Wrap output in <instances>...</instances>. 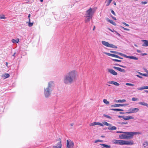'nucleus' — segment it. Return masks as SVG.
I'll list each match as a JSON object with an SVG mask.
<instances>
[{
	"instance_id": "51",
	"label": "nucleus",
	"mask_w": 148,
	"mask_h": 148,
	"mask_svg": "<svg viewBox=\"0 0 148 148\" xmlns=\"http://www.w3.org/2000/svg\"><path fill=\"white\" fill-rule=\"evenodd\" d=\"M106 21H108V22H110V20L108 18H106Z\"/></svg>"
},
{
	"instance_id": "57",
	"label": "nucleus",
	"mask_w": 148,
	"mask_h": 148,
	"mask_svg": "<svg viewBox=\"0 0 148 148\" xmlns=\"http://www.w3.org/2000/svg\"><path fill=\"white\" fill-rule=\"evenodd\" d=\"M101 123L99 122H97V125H100Z\"/></svg>"
},
{
	"instance_id": "8",
	"label": "nucleus",
	"mask_w": 148,
	"mask_h": 148,
	"mask_svg": "<svg viewBox=\"0 0 148 148\" xmlns=\"http://www.w3.org/2000/svg\"><path fill=\"white\" fill-rule=\"evenodd\" d=\"M74 145V143L73 141L70 140L69 141L68 140L66 141V148H72Z\"/></svg>"
},
{
	"instance_id": "25",
	"label": "nucleus",
	"mask_w": 148,
	"mask_h": 148,
	"mask_svg": "<svg viewBox=\"0 0 148 148\" xmlns=\"http://www.w3.org/2000/svg\"><path fill=\"white\" fill-rule=\"evenodd\" d=\"M126 101L125 99H119L116 101V102L118 103H123V102H125Z\"/></svg>"
},
{
	"instance_id": "43",
	"label": "nucleus",
	"mask_w": 148,
	"mask_h": 148,
	"mask_svg": "<svg viewBox=\"0 0 148 148\" xmlns=\"http://www.w3.org/2000/svg\"><path fill=\"white\" fill-rule=\"evenodd\" d=\"M147 1H142L141 2V3L142 4H145L147 3Z\"/></svg>"
},
{
	"instance_id": "31",
	"label": "nucleus",
	"mask_w": 148,
	"mask_h": 148,
	"mask_svg": "<svg viewBox=\"0 0 148 148\" xmlns=\"http://www.w3.org/2000/svg\"><path fill=\"white\" fill-rule=\"evenodd\" d=\"M103 116H104L105 117L108 118L110 119H112L111 117L109 115H108L105 114H104Z\"/></svg>"
},
{
	"instance_id": "40",
	"label": "nucleus",
	"mask_w": 148,
	"mask_h": 148,
	"mask_svg": "<svg viewBox=\"0 0 148 148\" xmlns=\"http://www.w3.org/2000/svg\"><path fill=\"white\" fill-rule=\"evenodd\" d=\"M121 28L123 29L124 30H127V31L130 30V29H129L126 28H125L124 27H122V26H121Z\"/></svg>"
},
{
	"instance_id": "9",
	"label": "nucleus",
	"mask_w": 148,
	"mask_h": 148,
	"mask_svg": "<svg viewBox=\"0 0 148 148\" xmlns=\"http://www.w3.org/2000/svg\"><path fill=\"white\" fill-rule=\"evenodd\" d=\"M113 144L120 145H123V140L114 139L112 140Z\"/></svg>"
},
{
	"instance_id": "34",
	"label": "nucleus",
	"mask_w": 148,
	"mask_h": 148,
	"mask_svg": "<svg viewBox=\"0 0 148 148\" xmlns=\"http://www.w3.org/2000/svg\"><path fill=\"white\" fill-rule=\"evenodd\" d=\"M126 85L127 86H134V84H132L131 83H126Z\"/></svg>"
},
{
	"instance_id": "16",
	"label": "nucleus",
	"mask_w": 148,
	"mask_h": 148,
	"mask_svg": "<svg viewBox=\"0 0 148 148\" xmlns=\"http://www.w3.org/2000/svg\"><path fill=\"white\" fill-rule=\"evenodd\" d=\"M143 43L142 44V46L143 47L148 46V40H142Z\"/></svg>"
},
{
	"instance_id": "27",
	"label": "nucleus",
	"mask_w": 148,
	"mask_h": 148,
	"mask_svg": "<svg viewBox=\"0 0 148 148\" xmlns=\"http://www.w3.org/2000/svg\"><path fill=\"white\" fill-rule=\"evenodd\" d=\"M87 18L85 20V22L86 23H87L90 20V19H91L92 18H91L90 17H86Z\"/></svg>"
},
{
	"instance_id": "48",
	"label": "nucleus",
	"mask_w": 148,
	"mask_h": 148,
	"mask_svg": "<svg viewBox=\"0 0 148 148\" xmlns=\"http://www.w3.org/2000/svg\"><path fill=\"white\" fill-rule=\"evenodd\" d=\"M123 23V24L125 25H126L127 26H129L128 24L126 23H125V22Z\"/></svg>"
},
{
	"instance_id": "13",
	"label": "nucleus",
	"mask_w": 148,
	"mask_h": 148,
	"mask_svg": "<svg viewBox=\"0 0 148 148\" xmlns=\"http://www.w3.org/2000/svg\"><path fill=\"white\" fill-rule=\"evenodd\" d=\"M113 68L119 71L125 73L126 72L125 70L124 69H122L120 68L117 67L116 66H113Z\"/></svg>"
},
{
	"instance_id": "28",
	"label": "nucleus",
	"mask_w": 148,
	"mask_h": 148,
	"mask_svg": "<svg viewBox=\"0 0 148 148\" xmlns=\"http://www.w3.org/2000/svg\"><path fill=\"white\" fill-rule=\"evenodd\" d=\"M143 145L144 146L145 148L146 146H148V141H145L144 142V143L143 144Z\"/></svg>"
},
{
	"instance_id": "10",
	"label": "nucleus",
	"mask_w": 148,
	"mask_h": 148,
	"mask_svg": "<svg viewBox=\"0 0 148 148\" xmlns=\"http://www.w3.org/2000/svg\"><path fill=\"white\" fill-rule=\"evenodd\" d=\"M58 142L57 143V145L53 146V148H61L62 147L61 141L60 138L57 140Z\"/></svg>"
},
{
	"instance_id": "18",
	"label": "nucleus",
	"mask_w": 148,
	"mask_h": 148,
	"mask_svg": "<svg viewBox=\"0 0 148 148\" xmlns=\"http://www.w3.org/2000/svg\"><path fill=\"white\" fill-rule=\"evenodd\" d=\"M134 118V117L131 116H125V118L124 119L125 120H128L130 119H132Z\"/></svg>"
},
{
	"instance_id": "6",
	"label": "nucleus",
	"mask_w": 148,
	"mask_h": 148,
	"mask_svg": "<svg viewBox=\"0 0 148 148\" xmlns=\"http://www.w3.org/2000/svg\"><path fill=\"white\" fill-rule=\"evenodd\" d=\"M118 54H119L120 55H121V56H123L125 58H129L131 59H132L135 60H138V58L134 56H127L125 54H124L122 53H120L118 52Z\"/></svg>"
},
{
	"instance_id": "61",
	"label": "nucleus",
	"mask_w": 148,
	"mask_h": 148,
	"mask_svg": "<svg viewBox=\"0 0 148 148\" xmlns=\"http://www.w3.org/2000/svg\"><path fill=\"white\" fill-rule=\"evenodd\" d=\"M16 54V52H14V54H13V55H12V56H14V57L15 56V54Z\"/></svg>"
},
{
	"instance_id": "7",
	"label": "nucleus",
	"mask_w": 148,
	"mask_h": 148,
	"mask_svg": "<svg viewBox=\"0 0 148 148\" xmlns=\"http://www.w3.org/2000/svg\"><path fill=\"white\" fill-rule=\"evenodd\" d=\"M139 110V109L138 108H130L128 111V112H126V113L131 114L137 112Z\"/></svg>"
},
{
	"instance_id": "47",
	"label": "nucleus",
	"mask_w": 148,
	"mask_h": 148,
	"mask_svg": "<svg viewBox=\"0 0 148 148\" xmlns=\"http://www.w3.org/2000/svg\"><path fill=\"white\" fill-rule=\"evenodd\" d=\"M147 55V54L146 53H142L140 54V55L141 56H144Z\"/></svg>"
},
{
	"instance_id": "30",
	"label": "nucleus",
	"mask_w": 148,
	"mask_h": 148,
	"mask_svg": "<svg viewBox=\"0 0 148 148\" xmlns=\"http://www.w3.org/2000/svg\"><path fill=\"white\" fill-rule=\"evenodd\" d=\"M103 102H104V103L106 104H109V101H108L107 100V99H104L103 100Z\"/></svg>"
},
{
	"instance_id": "63",
	"label": "nucleus",
	"mask_w": 148,
	"mask_h": 148,
	"mask_svg": "<svg viewBox=\"0 0 148 148\" xmlns=\"http://www.w3.org/2000/svg\"><path fill=\"white\" fill-rule=\"evenodd\" d=\"M122 116H120V115H119L118 116V117L119 118H122Z\"/></svg>"
},
{
	"instance_id": "15",
	"label": "nucleus",
	"mask_w": 148,
	"mask_h": 148,
	"mask_svg": "<svg viewBox=\"0 0 148 148\" xmlns=\"http://www.w3.org/2000/svg\"><path fill=\"white\" fill-rule=\"evenodd\" d=\"M126 134H120L119 135V138L120 139H126Z\"/></svg>"
},
{
	"instance_id": "50",
	"label": "nucleus",
	"mask_w": 148,
	"mask_h": 148,
	"mask_svg": "<svg viewBox=\"0 0 148 148\" xmlns=\"http://www.w3.org/2000/svg\"><path fill=\"white\" fill-rule=\"evenodd\" d=\"M136 51L138 53H140L141 52V51L140 50H138V49H137L136 50Z\"/></svg>"
},
{
	"instance_id": "26",
	"label": "nucleus",
	"mask_w": 148,
	"mask_h": 148,
	"mask_svg": "<svg viewBox=\"0 0 148 148\" xmlns=\"http://www.w3.org/2000/svg\"><path fill=\"white\" fill-rule=\"evenodd\" d=\"M12 41L14 43H18L19 42V39H18L16 40L13 39L12 40Z\"/></svg>"
},
{
	"instance_id": "33",
	"label": "nucleus",
	"mask_w": 148,
	"mask_h": 148,
	"mask_svg": "<svg viewBox=\"0 0 148 148\" xmlns=\"http://www.w3.org/2000/svg\"><path fill=\"white\" fill-rule=\"evenodd\" d=\"M97 125V122H93L90 124V126H94Z\"/></svg>"
},
{
	"instance_id": "12",
	"label": "nucleus",
	"mask_w": 148,
	"mask_h": 148,
	"mask_svg": "<svg viewBox=\"0 0 148 148\" xmlns=\"http://www.w3.org/2000/svg\"><path fill=\"white\" fill-rule=\"evenodd\" d=\"M127 105L126 104H116L114 105H112L111 106V107H117L119 106H125Z\"/></svg>"
},
{
	"instance_id": "19",
	"label": "nucleus",
	"mask_w": 148,
	"mask_h": 148,
	"mask_svg": "<svg viewBox=\"0 0 148 148\" xmlns=\"http://www.w3.org/2000/svg\"><path fill=\"white\" fill-rule=\"evenodd\" d=\"M108 129L110 130H114L116 129V127L114 126H112L108 127Z\"/></svg>"
},
{
	"instance_id": "39",
	"label": "nucleus",
	"mask_w": 148,
	"mask_h": 148,
	"mask_svg": "<svg viewBox=\"0 0 148 148\" xmlns=\"http://www.w3.org/2000/svg\"><path fill=\"white\" fill-rule=\"evenodd\" d=\"M138 100V99L137 98L133 97L132 98V100L133 101H136Z\"/></svg>"
},
{
	"instance_id": "59",
	"label": "nucleus",
	"mask_w": 148,
	"mask_h": 148,
	"mask_svg": "<svg viewBox=\"0 0 148 148\" xmlns=\"http://www.w3.org/2000/svg\"><path fill=\"white\" fill-rule=\"evenodd\" d=\"M100 125L101 126H102V127H103L104 126L103 125V124H102V123H100Z\"/></svg>"
},
{
	"instance_id": "17",
	"label": "nucleus",
	"mask_w": 148,
	"mask_h": 148,
	"mask_svg": "<svg viewBox=\"0 0 148 148\" xmlns=\"http://www.w3.org/2000/svg\"><path fill=\"white\" fill-rule=\"evenodd\" d=\"M108 83H109L111 84H114L115 86H118L119 85V84L115 82H114L113 81H109L108 82Z\"/></svg>"
},
{
	"instance_id": "38",
	"label": "nucleus",
	"mask_w": 148,
	"mask_h": 148,
	"mask_svg": "<svg viewBox=\"0 0 148 148\" xmlns=\"http://www.w3.org/2000/svg\"><path fill=\"white\" fill-rule=\"evenodd\" d=\"M34 23H31V22H29L28 23V25L29 27H32Z\"/></svg>"
},
{
	"instance_id": "42",
	"label": "nucleus",
	"mask_w": 148,
	"mask_h": 148,
	"mask_svg": "<svg viewBox=\"0 0 148 148\" xmlns=\"http://www.w3.org/2000/svg\"><path fill=\"white\" fill-rule=\"evenodd\" d=\"M110 52L112 53H114L117 54L118 53L117 51H110Z\"/></svg>"
},
{
	"instance_id": "5",
	"label": "nucleus",
	"mask_w": 148,
	"mask_h": 148,
	"mask_svg": "<svg viewBox=\"0 0 148 148\" xmlns=\"http://www.w3.org/2000/svg\"><path fill=\"white\" fill-rule=\"evenodd\" d=\"M101 42L102 44L103 45L108 47H111L115 49H116L117 48V47L115 46V45L112 44H110L108 42L104 41H102Z\"/></svg>"
},
{
	"instance_id": "56",
	"label": "nucleus",
	"mask_w": 148,
	"mask_h": 148,
	"mask_svg": "<svg viewBox=\"0 0 148 148\" xmlns=\"http://www.w3.org/2000/svg\"><path fill=\"white\" fill-rule=\"evenodd\" d=\"M144 69L146 73H148V71L146 68H144Z\"/></svg>"
},
{
	"instance_id": "49",
	"label": "nucleus",
	"mask_w": 148,
	"mask_h": 148,
	"mask_svg": "<svg viewBox=\"0 0 148 148\" xmlns=\"http://www.w3.org/2000/svg\"><path fill=\"white\" fill-rule=\"evenodd\" d=\"M115 32H116L117 35L119 36H121V35L119 33H118L116 31H115Z\"/></svg>"
},
{
	"instance_id": "41",
	"label": "nucleus",
	"mask_w": 148,
	"mask_h": 148,
	"mask_svg": "<svg viewBox=\"0 0 148 148\" xmlns=\"http://www.w3.org/2000/svg\"><path fill=\"white\" fill-rule=\"evenodd\" d=\"M111 12L114 16H116V15L114 11L112 10H111Z\"/></svg>"
},
{
	"instance_id": "21",
	"label": "nucleus",
	"mask_w": 148,
	"mask_h": 148,
	"mask_svg": "<svg viewBox=\"0 0 148 148\" xmlns=\"http://www.w3.org/2000/svg\"><path fill=\"white\" fill-rule=\"evenodd\" d=\"M10 76V75L8 73H5L2 75V77H4L5 78L9 77Z\"/></svg>"
},
{
	"instance_id": "46",
	"label": "nucleus",
	"mask_w": 148,
	"mask_h": 148,
	"mask_svg": "<svg viewBox=\"0 0 148 148\" xmlns=\"http://www.w3.org/2000/svg\"><path fill=\"white\" fill-rule=\"evenodd\" d=\"M5 17L4 16V15H3L2 16H0V18L1 19H5Z\"/></svg>"
},
{
	"instance_id": "2",
	"label": "nucleus",
	"mask_w": 148,
	"mask_h": 148,
	"mask_svg": "<svg viewBox=\"0 0 148 148\" xmlns=\"http://www.w3.org/2000/svg\"><path fill=\"white\" fill-rule=\"evenodd\" d=\"M55 86L54 82L50 81L49 82L47 87L44 88V94L46 98H48L51 96L52 91L53 89Z\"/></svg>"
},
{
	"instance_id": "24",
	"label": "nucleus",
	"mask_w": 148,
	"mask_h": 148,
	"mask_svg": "<svg viewBox=\"0 0 148 148\" xmlns=\"http://www.w3.org/2000/svg\"><path fill=\"white\" fill-rule=\"evenodd\" d=\"M100 145L103 146L104 147H105L107 148H111V146L110 145H108L106 144H100Z\"/></svg>"
},
{
	"instance_id": "55",
	"label": "nucleus",
	"mask_w": 148,
	"mask_h": 148,
	"mask_svg": "<svg viewBox=\"0 0 148 148\" xmlns=\"http://www.w3.org/2000/svg\"><path fill=\"white\" fill-rule=\"evenodd\" d=\"M120 67H123V68H125L126 67V66H123L121 65H120Z\"/></svg>"
},
{
	"instance_id": "58",
	"label": "nucleus",
	"mask_w": 148,
	"mask_h": 148,
	"mask_svg": "<svg viewBox=\"0 0 148 148\" xmlns=\"http://www.w3.org/2000/svg\"><path fill=\"white\" fill-rule=\"evenodd\" d=\"M114 65H116V66H120V65H120V64H115Z\"/></svg>"
},
{
	"instance_id": "4",
	"label": "nucleus",
	"mask_w": 148,
	"mask_h": 148,
	"mask_svg": "<svg viewBox=\"0 0 148 148\" xmlns=\"http://www.w3.org/2000/svg\"><path fill=\"white\" fill-rule=\"evenodd\" d=\"M95 11V10L90 8L88 10L86 11V17H90L92 18L93 15Z\"/></svg>"
},
{
	"instance_id": "52",
	"label": "nucleus",
	"mask_w": 148,
	"mask_h": 148,
	"mask_svg": "<svg viewBox=\"0 0 148 148\" xmlns=\"http://www.w3.org/2000/svg\"><path fill=\"white\" fill-rule=\"evenodd\" d=\"M111 17H112V18H113V19L114 20H116V18L115 17L113 16H111Z\"/></svg>"
},
{
	"instance_id": "23",
	"label": "nucleus",
	"mask_w": 148,
	"mask_h": 148,
	"mask_svg": "<svg viewBox=\"0 0 148 148\" xmlns=\"http://www.w3.org/2000/svg\"><path fill=\"white\" fill-rule=\"evenodd\" d=\"M111 110H113L115 111H123V110L120 109H114L112 108L110 109Z\"/></svg>"
},
{
	"instance_id": "11",
	"label": "nucleus",
	"mask_w": 148,
	"mask_h": 148,
	"mask_svg": "<svg viewBox=\"0 0 148 148\" xmlns=\"http://www.w3.org/2000/svg\"><path fill=\"white\" fill-rule=\"evenodd\" d=\"M134 144L133 140H123V145H133Z\"/></svg>"
},
{
	"instance_id": "14",
	"label": "nucleus",
	"mask_w": 148,
	"mask_h": 148,
	"mask_svg": "<svg viewBox=\"0 0 148 148\" xmlns=\"http://www.w3.org/2000/svg\"><path fill=\"white\" fill-rule=\"evenodd\" d=\"M108 71L114 75H117V72H115L114 70L111 69H108Z\"/></svg>"
},
{
	"instance_id": "62",
	"label": "nucleus",
	"mask_w": 148,
	"mask_h": 148,
	"mask_svg": "<svg viewBox=\"0 0 148 148\" xmlns=\"http://www.w3.org/2000/svg\"><path fill=\"white\" fill-rule=\"evenodd\" d=\"M119 114H124V112H119Z\"/></svg>"
},
{
	"instance_id": "20",
	"label": "nucleus",
	"mask_w": 148,
	"mask_h": 148,
	"mask_svg": "<svg viewBox=\"0 0 148 148\" xmlns=\"http://www.w3.org/2000/svg\"><path fill=\"white\" fill-rule=\"evenodd\" d=\"M139 104L147 106L148 108V104L144 102H140L138 103Z\"/></svg>"
},
{
	"instance_id": "29",
	"label": "nucleus",
	"mask_w": 148,
	"mask_h": 148,
	"mask_svg": "<svg viewBox=\"0 0 148 148\" xmlns=\"http://www.w3.org/2000/svg\"><path fill=\"white\" fill-rule=\"evenodd\" d=\"M138 73L140 75H142L145 77H147L148 76V75L146 73H142L140 72H138Z\"/></svg>"
},
{
	"instance_id": "37",
	"label": "nucleus",
	"mask_w": 148,
	"mask_h": 148,
	"mask_svg": "<svg viewBox=\"0 0 148 148\" xmlns=\"http://www.w3.org/2000/svg\"><path fill=\"white\" fill-rule=\"evenodd\" d=\"M112 60L114 61L118 62H121V60L116 59H112Z\"/></svg>"
},
{
	"instance_id": "3",
	"label": "nucleus",
	"mask_w": 148,
	"mask_h": 148,
	"mask_svg": "<svg viewBox=\"0 0 148 148\" xmlns=\"http://www.w3.org/2000/svg\"><path fill=\"white\" fill-rule=\"evenodd\" d=\"M117 133H122L126 134V139H129L132 138L134 135V134H140V132H123L122 131H117L116 132Z\"/></svg>"
},
{
	"instance_id": "60",
	"label": "nucleus",
	"mask_w": 148,
	"mask_h": 148,
	"mask_svg": "<svg viewBox=\"0 0 148 148\" xmlns=\"http://www.w3.org/2000/svg\"><path fill=\"white\" fill-rule=\"evenodd\" d=\"M115 58H119V56L117 55H116Z\"/></svg>"
},
{
	"instance_id": "54",
	"label": "nucleus",
	"mask_w": 148,
	"mask_h": 148,
	"mask_svg": "<svg viewBox=\"0 0 148 148\" xmlns=\"http://www.w3.org/2000/svg\"><path fill=\"white\" fill-rule=\"evenodd\" d=\"M144 89H148V86H144Z\"/></svg>"
},
{
	"instance_id": "44",
	"label": "nucleus",
	"mask_w": 148,
	"mask_h": 148,
	"mask_svg": "<svg viewBox=\"0 0 148 148\" xmlns=\"http://www.w3.org/2000/svg\"><path fill=\"white\" fill-rule=\"evenodd\" d=\"M138 90H143L144 89V87H141L140 88H138Z\"/></svg>"
},
{
	"instance_id": "22",
	"label": "nucleus",
	"mask_w": 148,
	"mask_h": 148,
	"mask_svg": "<svg viewBox=\"0 0 148 148\" xmlns=\"http://www.w3.org/2000/svg\"><path fill=\"white\" fill-rule=\"evenodd\" d=\"M105 54L107 55L108 56H111L112 57H116V55L113 54H111L109 53H105Z\"/></svg>"
},
{
	"instance_id": "64",
	"label": "nucleus",
	"mask_w": 148,
	"mask_h": 148,
	"mask_svg": "<svg viewBox=\"0 0 148 148\" xmlns=\"http://www.w3.org/2000/svg\"><path fill=\"white\" fill-rule=\"evenodd\" d=\"M30 16H31L30 14H29L28 16V18H30Z\"/></svg>"
},
{
	"instance_id": "53",
	"label": "nucleus",
	"mask_w": 148,
	"mask_h": 148,
	"mask_svg": "<svg viewBox=\"0 0 148 148\" xmlns=\"http://www.w3.org/2000/svg\"><path fill=\"white\" fill-rule=\"evenodd\" d=\"M136 76H137L138 77H139V78H142V77H141V76H140V75H136Z\"/></svg>"
},
{
	"instance_id": "45",
	"label": "nucleus",
	"mask_w": 148,
	"mask_h": 148,
	"mask_svg": "<svg viewBox=\"0 0 148 148\" xmlns=\"http://www.w3.org/2000/svg\"><path fill=\"white\" fill-rule=\"evenodd\" d=\"M102 141H103L102 140H96L95 141V143H96L98 142H101Z\"/></svg>"
},
{
	"instance_id": "1",
	"label": "nucleus",
	"mask_w": 148,
	"mask_h": 148,
	"mask_svg": "<svg viewBox=\"0 0 148 148\" xmlns=\"http://www.w3.org/2000/svg\"><path fill=\"white\" fill-rule=\"evenodd\" d=\"M76 72L74 70L70 71L63 77V82L66 84H71L73 83L77 78Z\"/></svg>"
},
{
	"instance_id": "32",
	"label": "nucleus",
	"mask_w": 148,
	"mask_h": 148,
	"mask_svg": "<svg viewBox=\"0 0 148 148\" xmlns=\"http://www.w3.org/2000/svg\"><path fill=\"white\" fill-rule=\"evenodd\" d=\"M103 123V124L106 125V126H109L111 125L110 124L108 123L106 121Z\"/></svg>"
},
{
	"instance_id": "35",
	"label": "nucleus",
	"mask_w": 148,
	"mask_h": 148,
	"mask_svg": "<svg viewBox=\"0 0 148 148\" xmlns=\"http://www.w3.org/2000/svg\"><path fill=\"white\" fill-rule=\"evenodd\" d=\"M110 23L112 24L113 25H116V23L113 22L112 20H110V21L109 22Z\"/></svg>"
},
{
	"instance_id": "36",
	"label": "nucleus",
	"mask_w": 148,
	"mask_h": 148,
	"mask_svg": "<svg viewBox=\"0 0 148 148\" xmlns=\"http://www.w3.org/2000/svg\"><path fill=\"white\" fill-rule=\"evenodd\" d=\"M119 123L121 124V125H123V124H128V123L127 122H119Z\"/></svg>"
}]
</instances>
